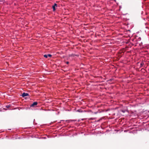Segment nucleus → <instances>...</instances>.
<instances>
[{"instance_id":"obj_1","label":"nucleus","mask_w":149,"mask_h":149,"mask_svg":"<svg viewBox=\"0 0 149 149\" xmlns=\"http://www.w3.org/2000/svg\"><path fill=\"white\" fill-rule=\"evenodd\" d=\"M38 104V103L36 102H34L30 106L31 107H35Z\"/></svg>"},{"instance_id":"obj_2","label":"nucleus","mask_w":149,"mask_h":149,"mask_svg":"<svg viewBox=\"0 0 149 149\" xmlns=\"http://www.w3.org/2000/svg\"><path fill=\"white\" fill-rule=\"evenodd\" d=\"M21 95L22 97H24L27 96H29V94L28 93H23Z\"/></svg>"},{"instance_id":"obj_3","label":"nucleus","mask_w":149,"mask_h":149,"mask_svg":"<svg viewBox=\"0 0 149 149\" xmlns=\"http://www.w3.org/2000/svg\"><path fill=\"white\" fill-rule=\"evenodd\" d=\"M57 4L56 3H55L54 4V5H53L52 6V8L53 9V10L54 11L55 10H56L55 7L56 6L57 7Z\"/></svg>"},{"instance_id":"obj_4","label":"nucleus","mask_w":149,"mask_h":149,"mask_svg":"<svg viewBox=\"0 0 149 149\" xmlns=\"http://www.w3.org/2000/svg\"><path fill=\"white\" fill-rule=\"evenodd\" d=\"M6 110V109L5 108H1L0 109V111H4Z\"/></svg>"},{"instance_id":"obj_5","label":"nucleus","mask_w":149,"mask_h":149,"mask_svg":"<svg viewBox=\"0 0 149 149\" xmlns=\"http://www.w3.org/2000/svg\"><path fill=\"white\" fill-rule=\"evenodd\" d=\"M10 104L7 105L6 106V107L7 108H9L10 107Z\"/></svg>"},{"instance_id":"obj_6","label":"nucleus","mask_w":149,"mask_h":149,"mask_svg":"<svg viewBox=\"0 0 149 149\" xmlns=\"http://www.w3.org/2000/svg\"><path fill=\"white\" fill-rule=\"evenodd\" d=\"M144 65V63L143 62H142L140 64V67H142L143 66V65Z\"/></svg>"},{"instance_id":"obj_7","label":"nucleus","mask_w":149,"mask_h":149,"mask_svg":"<svg viewBox=\"0 0 149 149\" xmlns=\"http://www.w3.org/2000/svg\"><path fill=\"white\" fill-rule=\"evenodd\" d=\"M44 56L45 57V58H47V57H48V55H45Z\"/></svg>"},{"instance_id":"obj_8","label":"nucleus","mask_w":149,"mask_h":149,"mask_svg":"<svg viewBox=\"0 0 149 149\" xmlns=\"http://www.w3.org/2000/svg\"><path fill=\"white\" fill-rule=\"evenodd\" d=\"M48 55V56H49V57H51L52 56V55L50 54H48V55Z\"/></svg>"},{"instance_id":"obj_9","label":"nucleus","mask_w":149,"mask_h":149,"mask_svg":"<svg viewBox=\"0 0 149 149\" xmlns=\"http://www.w3.org/2000/svg\"><path fill=\"white\" fill-rule=\"evenodd\" d=\"M66 63L67 64H68L69 63V62L68 61H67L66 62Z\"/></svg>"},{"instance_id":"obj_10","label":"nucleus","mask_w":149,"mask_h":149,"mask_svg":"<svg viewBox=\"0 0 149 149\" xmlns=\"http://www.w3.org/2000/svg\"><path fill=\"white\" fill-rule=\"evenodd\" d=\"M77 112H82V111H79V110H77Z\"/></svg>"},{"instance_id":"obj_11","label":"nucleus","mask_w":149,"mask_h":149,"mask_svg":"<svg viewBox=\"0 0 149 149\" xmlns=\"http://www.w3.org/2000/svg\"><path fill=\"white\" fill-rule=\"evenodd\" d=\"M122 112H124V111H122Z\"/></svg>"}]
</instances>
